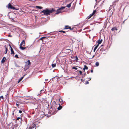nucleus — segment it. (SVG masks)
<instances>
[{
  "instance_id": "1",
  "label": "nucleus",
  "mask_w": 129,
  "mask_h": 129,
  "mask_svg": "<svg viewBox=\"0 0 129 129\" xmlns=\"http://www.w3.org/2000/svg\"><path fill=\"white\" fill-rule=\"evenodd\" d=\"M55 10L52 9L50 10L46 9L43 10L41 12V13H43V14L45 15L48 16L50 15V13H52Z\"/></svg>"
},
{
  "instance_id": "2",
  "label": "nucleus",
  "mask_w": 129,
  "mask_h": 129,
  "mask_svg": "<svg viewBox=\"0 0 129 129\" xmlns=\"http://www.w3.org/2000/svg\"><path fill=\"white\" fill-rule=\"evenodd\" d=\"M65 8V7H62L60 8H59L58 10H57L56 14H58L59 13H62V11H61V10H62L63 9H64Z\"/></svg>"
},
{
  "instance_id": "3",
  "label": "nucleus",
  "mask_w": 129,
  "mask_h": 129,
  "mask_svg": "<svg viewBox=\"0 0 129 129\" xmlns=\"http://www.w3.org/2000/svg\"><path fill=\"white\" fill-rule=\"evenodd\" d=\"M7 7L9 9H11L13 10H16L15 8L12 6L10 3H9L8 6H7Z\"/></svg>"
},
{
  "instance_id": "4",
  "label": "nucleus",
  "mask_w": 129,
  "mask_h": 129,
  "mask_svg": "<svg viewBox=\"0 0 129 129\" xmlns=\"http://www.w3.org/2000/svg\"><path fill=\"white\" fill-rule=\"evenodd\" d=\"M95 10L91 14H90L89 16H88L87 18L88 19H90L92 16H93L94 14L95 13Z\"/></svg>"
},
{
  "instance_id": "5",
  "label": "nucleus",
  "mask_w": 129,
  "mask_h": 129,
  "mask_svg": "<svg viewBox=\"0 0 129 129\" xmlns=\"http://www.w3.org/2000/svg\"><path fill=\"white\" fill-rule=\"evenodd\" d=\"M95 10L91 14H90L89 16H88L87 18L88 19H90L92 16H93L94 14L95 13Z\"/></svg>"
},
{
  "instance_id": "6",
  "label": "nucleus",
  "mask_w": 129,
  "mask_h": 129,
  "mask_svg": "<svg viewBox=\"0 0 129 129\" xmlns=\"http://www.w3.org/2000/svg\"><path fill=\"white\" fill-rule=\"evenodd\" d=\"M9 46H10V47L11 48V54H14V51L13 50V49L11 47V46L10 45H9Z\"/></svg>"
},
{
  "instance_id": "7",
  "label": "nucleus",
  "mask_w": 129,
  "mask_h": 129,
  "mask_svg": "<svg viewBox=\"0 0 129 129\" xmlns=\"http://www.w3.org/2000/svg\"><path fill=\"white\" fill-rule=\"evenodd\" d=\"M25 45V41L24 40H22V42L20 44V46H24Z\"/></svg>"
},
{
  "instance_id": "8",
  "label": "nucleus",
  "mask_w": 129,
  "mask_h": 129,
  "mask_svg": "<svg viewBox=\"0 0 129 129\" xmlns=\"http://www.w3.org/2000/svg\"><path fill=\"white\" fill-rule=\"evenodd\" d=\"M5 59H6V58L5 57H3L1 61L2 63H4L5 61Z\"/></svg>"
},
{
  "instance_id": "9",
  "label": "nucleus",
  "mask_w": 129,
  "mask_h": 129,
  "mask_svg": "<svg viewBox=\"0 0 129 129\" xmlns=\"http://www.w3.org/2000/svg\"><path fill=\"white\" fill-rule=\"evenodd\" d=\"M4 47L5 48V54H6L7 53L8 49L7 48L6 45H5L4 46Z\"/></svg>"
},
{
  "instance_id": "10",
  "label": "nucleus",
  "mask_w": 129,
  "mask_h": 129,
  "mask_svg": "<svg viewBox=\"0 0 129 129\" xmlns=\"http://www.w3.org/2000/svg\"><path fill=\"white\" fill-rule=\"evenodd\" d=\"M19 48H20L22 50H24L25 49V48H26V47H22V46H20L19 47Z\"/></svg>"
},
{
  "instance_id": "11",
  "label": "nucleus",
  "mask_w": 129,
  "mask_h": 129,
  "mask_svg": "<svg viewBox=\"0 0 129 129\" xmlns=\"http://www.w3.org/2000/svg\"><path fill=\"white\" fill-rule=\"evenodd\" d=\"M88 67L86 65L84 66V68H83V70H88Z\"/></svg>"
},
{
  "instance_id": "12",
  "label": "nucleus",
  "mask_w": 129,
  "mask_h": 129,
  "mask_svg": "<svg viewBox=\"0 0 129 129\" xmlns=\"http://www.w3.org/2000/svg\"><path fill=\"white\" fill-rule=\"evenodd\" d=\"M115 30H117V28L116 27H114L112 28L111 29V30L112 31H114Z\"/></svg>"
},
{
  "instance_id": "13",
  "label": "nucleus",
  "mask_w": 129,
  "mask_h": 129,
  "mask_svg": "<svg viewBox=\"0 0 129 129\" xmlns=\"http://www.w3.org/2000/svg\"><path fill=\"white\" fill-rule=\"evenodd\" d=\"M36 8H38L39 9H42L43 8L41 7L38 6H36Z\"/></svg>"
},
{
  "instance_id": "14",
  "label": "nucleus",
  "mask_w": 129,
  "mask_h": 129,
  "mask_svg": "<svg viewBox=\"0 0 129 129\" xmlns=\"http://www.w3.org/2000/svg\"><path fill=\"white\" fill-rule=\"evenodd\" d=\"M23 77H21L19 80V81L18 82V83H19L20 81H21L23 79Z\"/></svg>"
},
{
  "instance_id": "15",
  "label": "nucleus",
  "mask_w": 129,
  "mask_h": 129,
  "mask_svg": "<svg viewBox=\"0 0 129 129\" xmlns=\"http://www.w3.org/2000/svg\"><path fill=\"white\" fill-rule=\"evenodd\" d=\"M71 4L70 3L69 4L67 5L66 7L68 8L70 7L71 6Z\"/></svg>"
},
{
  "instance_id": "16",
  "label": "nucleus",
  "mask_w": 129,
  "mask_h": 129,
  "mask_svg": "<svg viewBox=\"0 0 129 129\" xmlns=\"http://www.w3.org/2000/svg\"><path fill=\"white\" fill-rule=\"evenodd\" d=\"M102 41V39L101 40H99L98 41V44H100L101 43Z\"/></svg>"
},
{
  "instance_id": "17",
  "label": "nucleus",
  "mask_w": 129,
  "mask_h": 129,
  "mask_svg": "<svg viewBox=\"0 0 129 129\" xmlns=\"http://www.w3.org/2000/svg\"><path fill=\"white\" fill-rule=\"evenodd\" d=\"M62 107L61 106H59V107L57 108V109L58 110H60L61 109Z\"/></svg>"
},
{
  "instance_id": "18",
  "label": "nucleus",
  "mask_w": 129,
  "mask_h": 129,
  "mask_svg": "<svg viewBox=\"0 0 129 129\" xmlns=\"http://www.w3.org/2000/svg\"><path fill=\"white\" fill-rule=\"evenodd\" d=\"M99 63L98 62H96L95 63V65L96 66H98L99 65Z\"/></svg>"
},
{
  "instance_id": "19",
  "label": "nucleus",
  "mask_w": 129,
  "mask_h": 129,
  "mask_svg": "<svg viewBox=\"0 0 129 129\" xmlns=\"http://www.w3.org/2000/svg\"><path fill=\"white\" fill-rule=\"evenodd\" d=\"M69 27V26H66V29H68V28H69V29H73V28H72V29L71 28V27Z\"/></svg>"
},
{
  "instance_id": "20",
  "label": "nucleus",
  "mask_w": 129,
  "mask_h": 129,
  "mask_svg": "<svg viewBox=\"0 0 129 129\" xmlns=\"http://www.w3.org/2000/svg\"><path fill=\"white\" fill-rule=\"evenodd\" d=\"M56 64H52V66L53 68H54L56 66Z\"/></svg>"
},
{
  "instance_id": "21",
  "label": "nucleus",
  "mask_w": 129,
  "mask_h": 129,
  "mask_svg": "<svg viewBox=\"0 0 129 129\" xmlns=\"http://www.w3.org/2000/svg\"><path fill=\"white\" fill-rule=\"evenodd\" d=\"M27 62H28V65H29L30 64V62L29 60H28L27 61Z\"/></svg>"
},
{
  "instance_id": "22",
  "label": "nucleus",
  "mask_w": 129,
  "mask_h": 129,
  "mask_svg": "<svg viewBox=\"0 0 129 129\" xmlns=\"http://www.w3.org/2000/svg\"><path fill=\"white\" fill-rule=\"evenodd\" d=\"M72 69H75L76 70H77V68H76L75 67H73L72 68Z\"/></svg>"
},
{
  "instance_id": "23",
  "label": "nucleus",
  "mask_w": 129,
  "mask_h": 129,
  "mask_svg": "<svg viewBox=\"0 0 129 129\" xmlns=\"http://www.w3.org/2000/svg\"><path fill=\"white\" fill-rule=\"evenodd\" d=\"M45 38V37H42L41 38H40L39 40H42V39H43V38Z\"/></svg>"
},
{
  "instance_id": "24",
  "label": "nucleus",
  "mask_w": 129,
  "mask_h": 129,
  "mask_svg": "<svg viewBox=\"0 0 129 129\" xmlns=\"http://www.w3.org/2000/svg\"><path fill=\"white\" fill-rule=\"evenodd\" d=\"M15 57L17 58H18V56L17 54H16V55H15Z\"/></svg>"
},
{
  "instance_id": "25",
  "label": "nucleus",
  "mask_w": 129,
  "mask_h": 129,
  "mask_svg": "<svg viewBox=\"0 0 129 129\" xmlns=\"http://www.w3.org/2000/svg\"><path fill=\"white\" fill-rule=\"evenodd\" d=\"M59 32H62L63 33H65V31H63V30H60V31H59Z\"/></svg>"
},
{
  "instance_id": "26",
  "label": "nucleus",
  "mask_w": 129,
  "mask_h": 129,
  "mask_svg": "<svg viewBox=\"0 0 129 129\" xmlns=\"http://www.w3.org/2000/svg\"><path fill=\"white\" fill-rule=\"evenodd\" d=\"M66 50L68 51V52H69L71 51V50L70 49H67Z\"/></svg>"
},
{
  "instance_id": "27",
  "label": "nucleus",
  "mask_w": 129,
  "mask_h": 129,
  "mask_svg": "<svg viewBox=\"0 0 129 129\" xmlns=\"http://www.w3.org/2000/svg\"><path fill=\"white\" fill-rule=\"evenodd\" d=\"M4 98H3V96H0V100H1V98H2V99H3Z\"/></svg>"
},
{
  "instance_id": "28",
  "label": "nucleus",
  "mask_w": 129,
  "mask_h": 129,
  "mask_svg": "<svg viewBox=\"0 0 129 129\" xmlns=\"http://www.w3.org/2000/svg\"><path fill=\"white\" fill-rule=\"evenodd\" d=\"M79 73L81 75L82 74V72L81 71H79Z\"/></svg>"
},
{
  "instance_id": "29",
  "label": "nucleus",
  "mask_w": 129,
  "mask_h": 129,
  "mask_svg": "<svg viewBox=\"0 0 129 129\" xmlns=\"http://www.w3.org/2000/svg\"><path fill=\"white\" fill-rule=\"evenodd\" d=\"M22 111L21 110H19V113H22Z\"/></svg>"
},
{
  "instance_id": "30",
  "label": "nucleus",
  "mask_w": 129,
  "mask_h": 129,
  "mask_svg": "<svg viewBox=\"0 0 129 129\" xmlns=\"http://www.w3.org/2000/svg\"><path fill=\"white\" fill-rule=\"evenodd\" d=\"M88 83H89V82H88V81H87L86 82L85 84H88Z\"/></svg>"
},
{
  "instance_id": "31",
  "label": "nucleus",
  "mask_w": 129,
  "mask_h": 129,
  "mask_svg": "<svg viewBox=\"0 0 129 129\" xmlns=\"http://www.w3.org/2000/svg\"><path fill=\"white\" fill-rule=\"evenodd\" d=\"M59 101H61V100L62 101V100L61 99H59Z\"/></svg>"
},
{
  "instance_id": "32",
  "label": "nucleus",
  "mask_w": 129,
  "mask_h": 129,
  "mask_svg": "<svg viewBox=\"0 0 129 129\" xmlns=\"http://www.w3.org/2000/svg\"><path fill=\"white\" fill-rule=\"evenodd\" d=\"M20 117H18V118H17V120H19V119H20Z\"/></svg>"
},
{
  "instance_id": "33",
  "label": "nucleus",
  "mask_w": 129,
  "mask_h": 129,
  "mask_svg": "<svg viewBox=\"0 0 129 129\" xmlns=\"http://www.w3.org/2000/svg\"><path fill=\"white\" fill-rule=\"evenodd\" d=\"M97 46H95V47H94V48L95 49H96L97 48Z\"/></svg>"
},
{
  "instance_id": "34",
  "label": "nucleus",
  "mask_w": 129,
  "mask_h": 129,
  "mask_svg": "<svg viewBox=\"0 0 129 129\" xmlns=\"http://www.w3.org/2000/svg\"><path fill=\"white\" fill-rule=\"evenodd\" d=\"M91 73H92L93 72V70H91Z\"/></svg>"
},
{
  "instance_id": "35",
  "label": "nucleus",
  "mask_w": 129,
  "mask_h": 129,
  "mask_svg": "<svg viewBox=\"0 0 129 129\" xmlns=\"http://www.w3.org/2000/svg\"><path fill=\"white\" fill-rule=\"evenodd\" d=\"M99 44H98L96 46H97V47H98L99 46Z\"/></svg>"
},
{
  "instance_id": "36",
  "label": "nucleus",
  "mask_w": 129,
  "mask_h": 129,
  "mask_svg": "<svg viewBox=\"0 0 129 129\" xmlns=\"http://www.w3.org/2000/svg\"><path fill=\"white\" fill-rule=\"evenodd\" d=\"M16 105L18 107V104L16 103Z\"/></svg>"
},
{
  "instance_id": "37",
  "label": "nucleus",
  "mask_w": 129,
  "mask_h": 129,
  "mask_svg": "<svg viewBox=\"0 0 129 129\" xmlns=\"http://www.w3.org/2000/svg\"><path fill=\"white\" fill-rule=\"evenodd\" d=\"M96 50V49H95L94 48V50H93L94 52H95Z\"/></svg>"
},
{
  "instance_id": "38",
  "label": "nucleus",
  "mask_w": 129,
  "mask_h": 129,
  "mask_svg": "<svg viewBox=\"0 0 129 129\" xmlns=\"http://www.w3.org/2000/svg\"><path fill=\"white\" fill-rule=\"evenodd\" d=\"M44 91V90H41L40 91L41 92V91Z\"/></svg>"
},
{
  "instance_id": "39",
  "label": "nucleus",
  "mask_w": 129,
  "mask_h": 129,
  "mask_svg": "<svg viewBox=\"0 0 129 129\" xmlns=\"http://www.w3.org/2000/svg\"><path fill=\"white\" fill-rule=\"evenodd\" d=\"M12 21H14V20L13 19H12Z\"/></svg>"
},
{
  "instance_id": "40",
  "label": "nucleus",
  "mask_w": 129,
  "mask_h": 129,
  "mask_svg": "<svg viewBox=\"0 0 129 129\" xmlns=\"http://www.w3.org/2000/svg\"><path fill=\"white\" fill-rule=\"evenodd\" d=\"M89 80H88L89 81L91 80L90 78H89Z\"/></svg>"
},
{
  "instance_id": "41",
  "label": "nucleus",
  "mask_w": 129,
  "mask_h": 129,
  "mask_svg": "<svg viewBox=\"0 0 129 129\" xmlns=\"http://www.w3.org/2000/svg\"><path fill=\"white\" fill-rule=\"evenodd\" d=\"M14 113H12V115H14Z\"/></svg>"
},
{
  "instance_id": "42",
  "label": "nucleus",
  "mask_w": 129,
  "mask_h": 129,
  "mask_svg": "<svg viewBox=\"0 0 129 129\" xmlns=\"http://www.w3.org/2000/svg\"><path fill=\"white\" fill-rule=\"evenodd\" d=\"M46 80H47V79H46Z\"/></svg>"
},
{
  "instance_id": "43",
  "label": "nucleus",
  "mask_w": 129,
  "mask_h": 129,
  "mask_svg": "<svg viewBox=\"0 0 129 129\" xmlns=\"http://www.w3.org/2000/svg\"><path fill=\"white\" fill-rule=\"evenodd\" d=\"M100 51H101V49H100Z\"/></svg>"
}]
</instances>
